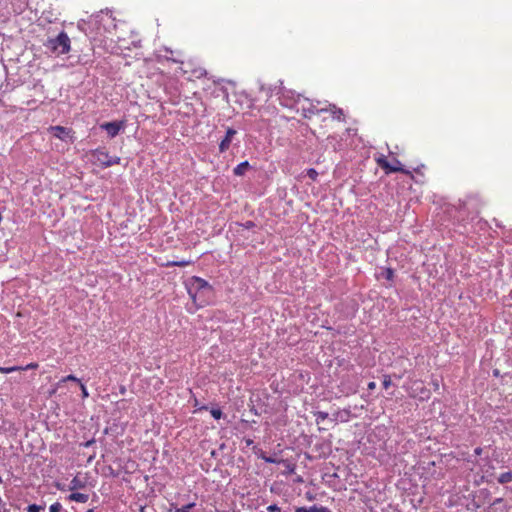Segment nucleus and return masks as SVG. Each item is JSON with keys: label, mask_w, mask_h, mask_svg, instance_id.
<instances>
[{"label": "nucleus", "mask_w": 512, "mask_h": 512, "mask_svg": "<svg viewBox=\"0 0 512 512\" xmlns=\"http://www.w3.org/2000/svg\"><path fill=\"white\" fill-rule=\"evenodd\" d=\"M46 48L57 55L65 54L70 50V39L65 32H60L56 38L49 39Z\"/></svg>", "instance_id": "nucleus-1"}, {"label": "nucleus", "mask_w": 512, "mask_h": 512, "mask_svg": "<svg viewBox=\"0 0 512 512\" xmlns=\"http://www.w3.org/2000/svg\"><path fill=\"white\" fill-rule=\"evenodd\" d=\"M92 156L104 168H108V167H111L113 165H117V164L120 163V160H121L120 157H117V156L111 157V156H109L108 152L105 151L102 148H97L94 151H92Z\"/></svg>", "instance_id": "nucleus-2"}, {"label": "nucleus", "mask_w": 512, "mask_h": 512, "mask_svg": "<svg viewBox=\"0 0 512 512\" xmlns=\"http://www.w3.org/2000/svg\"><path fill=\"white\" fill-rule=\"evenodd\" d=\"M205 289L210 290L211 286L209 285V283L206 280H204L200 277L193 276L187 282V290L192 299H195L196 294L198 292L205 290Z\"/></svg>", "instance_id": "nucleus-3"}, {"label": "nucleus", "mask_w": 512, "mask_h": 512, "mask_svg": "<svg viewBox=\"0 0 512 512\" xmlns=\"http://www.w3.org/2000/svg\"><path fill=\"white\" fill-rule=\"evenodd\" d=\"M53 136L62 140V141H73L72 131L71 129L62 127V126H51L50 127Z\"/></svg>", "instance_id": "nucleus-4"}, {"label": "nucleus", "mask_w": 512, "mask_h": 512, "mask_svg": "<svg viewBox=\"0 0 512 512\" xmlns=\"http://www.w3.org/2000/svg\"><path fill=\"white\" fill-rule=\"evenodd\" d=\"M123 127L124 123L118 121L105 122L100 126V128L105 130L111 138L116 137Z\"/></svg>", "instance_id": "nucleus-5"}, {"label": "nucleus", "mask_w": 512, "mask_h": 512, "mask_svg": "<svg viewBox=\"0 0 512 512\" xmlns=\"http://www.w3.org/2000/svg\"><path fill=\"white\" fill-rule=\"evenodd\" d=\"M237 134V131L233 128H228L225 134V137L219 144V151L224 153L227 151L231 145L233 137Z\"/></svg>", "instance_id": "nucleus-6"}, {"label": "nucleus", "mask_w": 512, "mask_h": 512, "mask_svg": "<svg viewBox=\"0 0 512 512\" xmlns=\"http://www.w3.org/2000/svg\"><path fill=\"white\" fill-rule=\"evenodd\" d=\"M395 163L398 165L397 167H394L392 164L389 163V161H385L380 167L386 171V173H395L400 172L407 175H410V171L406 170L401 162L398 159H395Z\"/></svg>", "instance_id": "nucleus-7"}, {"label": "nucleus", "mask_w": 512, "mask_h": 512, "mask_svg": "<svg viewBox=\"0 0 512 512\" xmlns=\"http://www.w3.org/2000/svg\"><path fill=\"white\" fill-rule=\"evenodd\" d=\"M395 163L398 165L397 167H394L392 164L389 163V161H385L380 167L386 171V173H395L400 172L407 175H410V171L406 170L401 162L398 159H395Z\"/></svg>", "instance_id": "nucleus-8"}, {"label": "nucleus", "mask_w": 512, "mask_h": 512, "mask_svg": "<svg viewBox=\"0 0 512 512\" xmlns=\"http://www.w3.org/2000/svg\"><path fill=\"white\" fill-rule=\"evenodd\" d=\"M395 163L398 165L397 167H394L392 164L389 163V161H385L380 167L386 171V173H395L400 172L407 175H410V171L406 170L401 162L398 159H395Z\"/></svg>", "instance_id": "nucleus-9"}, {"label": "nucleus", "mask_w": 512, "mask_h": 512, "mask_svg": "<svg viewBox=\"0 0 512 512\" xmlns=\"http://www.w3.org/2000/svg\"><path fill=\"white\" fill-rule=\"evenodd\" d=\"M319 104H320V101H316V104H314L313 102H309L308 107H303L304 117L309 118V117H311L312 114H320L322 112H328V108H326V106L323 108H318L317 105H319Z\"/></svg>", "instance_id": "nucleus-10"}, {"label": "nucleus", "mask_w": 512, "mask_h": 512, "mask_svg": "<svg viewBox=\"0 0 512 512\" xmlns=\"http://www.w3.org/2000/svg\"><path fill=\"white\" fill-rule=\"evenodd\" d=\"M67 499L69 501H74V502H78V503H86L89 499V495L84 494V493L74 492V493H71L67 497Z\"/></svg>", "instance_id": "nucleus-11"}, {"label": "nucleus", "mask_w": 512, "mask_h": 512, "mask_svg": "<svg viewBox=\"0 0 512 512\" xmlns=\"http://www.w3.org/2000/svg\"><path fill=\"white\" fill-rule=\"evenodd\" d=\"M250 168V163L248 161H243L233 169V173L236 176H243L245 175L246 171Z\"/></svg>", "instance_id": "nucleus-12"}, {"label": "nucleus", "mask_w": 512, "mask_h": 512, "mask_svg": "<svg viewBox=\"0 0 512 512\" xmlns=\"http://www.w3.org/2000/svg\"><path fill=\"white\" fill-rule=\"evenodd\" d=\"M326 108H328V111L332 113L333 118L343 121V110L340 108H337L334 104H327Z\"/></svg>", "instance_id": "nucleus-13"}, {"label": "nucleus", "mask_w": 512, "mask_h": 512, "mask_svg": "<svg viewBox=\"0 0 512 512\" xmlns=\"http://www.w3.org/2000/svg\"><path fill=\"white\" fill-rule=\"evenodd\" d=\"M84 486V483L78 477H74L70 482L69 490L73 491L76 489H81L84 488Z\"/></svg>", "instance_id": "nucleus-14"}, {"label": "nucleus", "mask_w": 512, "mask_h": 512, "mask_svg": "<svg viewBox=\"0 0 512 512\" xmlns=\"http://www.w3.org/2000/svg\"><path fill=\"white\" fill-rule=\"evenodd\" d=\"M511 481H512V472L511 471L502 473L498 478V482L500 484H506Z\"/></svg>", "instance_id": "nucleus-15"}, {"label": "nucleus", "mask_w": 512, "mask_h": 512, "mask_svg": "<svg viewBox=\"0 0 512 512\" xmlns=\"http://www.w3.org/2000/svg\"><path fill=\"white\" fill-rule=\"evenodd\" d=\"M22 369H23V367H20V366L0 367V372L2 374H9L11 372L19 371V370H22Z\"/></svg>", "instance_id": "nucleus-16"}, {"label": "nucleus", "mask_w": 512, "mask_h": 512, "mask_svg": "<svg viewBox=\"0 0 512 512\" xmlns=\"http://www.w3.org/2000/svg\"><path fill=\"white\" fill-rule=\"evenodd\" d=\"M315 417H316V422L319 423V422L324 421L325 419H327L328 413L327 412H323V411H318V412L315 413Z\"/></svg>", "instance_id": "nucleus-17"}, {"label": "nucleus", "mask_w": 512, "mask_h": 512, "mask_svg": "<svg viewBox=\"0 0 512 512\" xmlns=\"http://www.w3.org/2000/svg\"><path fill=\"white\" fill-rule=\"evenodd\" d=\"M383 276L386 280L392 281L394 277V270L391 268L385 269V271L383 272Z\"/></svg>", "instance_id": "nucleus-18"}, {"label": "nucleus", "mask_w": 512, "mask_h": 512, "mask_svg": "<svg viewBox=\"0 0 512 512\" xmlns=\"http://www.w3.org/2000/svg\"><path fill=\"white\" fill-rule=\"evenodd\" d=\"M43 509H44L43 506H40V505H37V504H30L26 508L27 512H40Z\"/></svg>", "instance_id": "nucleus-19"}, {"label": "nucleus", "mask_w": 512, "mask_h": 512, "mask_svg": "<svg viewBox=\"0 0 512 512\" xmlns=\"http://www.w3.org/2000/svg\"><path fill=\"white\" fill-rule=\"evenodd\" d=\"M212 417L216 420L220 419L223 415L222 411L219 408H213L210 411Z\"/></svg>", "instance_id": "nucleus-20"}, {"label": "nucleus", "mask_w": 512, "mask_h": 512, "mask_svg": "<svg viewBox=\"0 0 512 512\" xmlns=\"http://www.w3.org/2000/svg\"><path fill=\"white\" fill-rule=\"evenodd\" d=\"M61 509L62 505L59 502H55L49 507V512H60Z\"/></svg>", "instance_id": "nucleus-21"}, {"label": "nucleus", "mask_w": 512, "mask_h": 512, "mask_svg": "<svg viewBox=\"0 0 512 512\" xmlns=\"http://www.w3.org/2000/svg\"><path fill=\"white\" fill-rule=\"evenodd\" d=\"M295 512H316L315 505L311 507H298L296 508Z\"/></svg>", "instance_id": "nucleus-22"}, {"label": "nucleus", "mask_w": 512, "mask_h": 512, "mask_svg": "<svg viewBox=\"0 0 512 512\" xmlns=\"http://www.w3.org/2000/svg\"><path fill=\"white\" fill-rule=\"evenodd\" d=\"M307 176L312 180H316L318 173L315 169L310 168L307 170Z\"/></svg>", "instance_id": "nucleus-23"}, {"label": "nucleus", "mask_w": 512, "mask_h": 512, "mask_svg": "<svg viewBox=\"0 0 512 512\" xmlns=\"http://www.w3.org/2000/svg\"><path fill=\"white\" fill-rule=\"evenodd\" d=\"M391 383H392V382H391V378H390V376H385V377H384V380H383V387H384L385 389H388V388L391 386Z\"/></svg>", "instance_id": "nucleus-24"}, {"label": "nucleus", "mask_w": 512, "mask_h": 512, "mask_svg": "<svg viewBox=\"0 0 512 512\" xmlns=\"http://www.w3.org/2000/svg\"><path fill=\"white\" fill-rule=\"evenodd\" d=\"M262 459H263L266 463H272V464L279 463V461H278L276 458H273V457L263 456V457H262Z\"/></svg>", "instance_id": "nucleus-25"}, {"label": "nucleus", "mask_w": 512, "mask_h": 512, "mask_svg": "<svg viewBox=\"0 0 512 512\" xmlns=\"http://www.w3.org/2000/svg\"><path fill=\"white\" fill-rule=\"evenodd\" d=\"M268 512H281V509L276 505L272 504L267 507Z\"/></svg>", "instance_id": "nucleus-26"}, {"label": "nucleus", "mask_w": 512, "mask_h": 512, "mask_svg": "<svg viewBox=\"0 0 512 512\" xmlns=\"http://www.w3.org/2000/svg\"><path fill=\"white\" fill-rule=\"evenodd\" d=\"M62 381L63 382H66V381L80 382V380L77 377H75L74 375H68V376L64 377L62 379Z\"/></svg>", "instance_id": "nucleus-27"}, {"label": "nucleus", "mask_w": 512, "mask_h": 512, "mask_svg": "<svg viewBox=\"0 0 512 512\" xmlns=\"http://www.w3.org/2000/svg\"><path fill=\"white\" fill-rule=\"evenodd\" d=\"M81 393L83 398H87L89 396V393L86 389V387L80 383Z\"/></svg>", "instance_id": "nucleus-28"}, {"label": "nucleus", "mask_w": 512, "mask_h": 512, "mask_svg": "<svg viewBox=\"0 0 512 512\" xmlns=\"http://www.w3.org/2000/svg\"><path fill=\"white\" fill-rule=\"evenodd\" d=\"M315 511L316 512H331V510L328 509L327 507L316 506V505H315Z\"/></svg>", "instance_id": "nucleus-29"}, {"label": "nucleus", "mask_w": 512, "mask_h": 512, "mask_svg": "<svg viewBox=\"0 0 512 512\" xmlns=\"http://www.w3.org/2000/svg\"><path fill=\"white\" fill-rule=\"evenodd\" d=\"M385 161H387V159L384 155H381L378 158H376V162L379 166H381Z\"/></svg>", "instance_id": "nucleus-30"}, {"label": "nucleus", "mask_w": 512, "mask_h": 512, "mask_svg": "<svg viewBox=\"0 0 512 512\" xmlns=\"http://www.w3.org/2000/svg\"><path fill=\"white\" fill-rule=\"evenodd\" d=\"M244 227L246 229H251V228L255 227V223L253 221H247V222H245Z\"/></svg>", "instance_id": "nucleus-31"}, {"label": "nucleus", "mask_w": 512, "mask_h": 512, "mask_svg": "<svg viewBox=\"0 0 512 512\" xmlns=\"http://www.w3.org/2000/svg\"><path fill=\"white\" fill-rule=\"evenodd\" d=\"M367 388L369 390H374L376 388V383L375 382H369L368 385H367Z\"/></svg>", "instance_id": "nucleus-32"}, {"label": "nucleus", "mask_w": 512, "mask_h": 512, "mask_svg": "<svg viewBox=\"0 0 512 512\" xmlns=\"http://www.w3.org/2000/svg\"><path fill=\"white\" fill-rule=\"evenodd\" d=\"M36 367H37V364L31 363V364L27 365L25 368H23L22 370L33 369Z\"/></svg>", "instance_id": "nucleus-33"}, {"label": "nucleus", "mask_w": 512, "mask_h": 512, "mask_svg": "<svg viewBox=\"0 0 512 512\" xmlns=\"http://www.w3.org/2000/svg\"><path fill=\"white\" fill-rule=\"evenodd\" d=\"M186 264H187V262H173L172 263L173 266H179V267L185 266Z\"/></svg>", "instance_id": "nucleus-34"}, {"label": "nucleus", "mask_w": 512, "mask_h": 512, "mask_svg": "<svg viewBox=\"0 0 512 512\" xmlns=\"http://www.w3.org/2000/svg\"><path fill=\"white\" fill-rule=\"evenodd\" d=\"M482 451H483V449L481 447H477V448H475L474 453H475V455L479 456L482 454Z\"/></svg>", "instance_id": "nucleus-35"}, {"label": "nucleus", "mask_w": 512, "mask_h": 512, "mask_svg": "<svg viewBox=\"0 0 512 512\" xmlns=\"http://www.w3.org/2000/svg\"><path fill=\"white\" fill-rule=\"evenodd\" d=\"M503 501H504V500H503V498H496V499L493 501L492 505L500 504V503H502Z\"/></svg>", "instance_id": "nucleus-36"}, {"label": "nucleus", "mask_w": 512, "mask_h": 512, "mask_svg": "<svg viewBox=\"0 0 512 512\" xmlns=\"http://www.w3.org/2000/svg\"><path fill=\"white\" fill-rule=\"evenodd\" d=\"M93 443H95V440H94V439L87 441V442L84 444V446H85V447H89V446H91Z\"/></svg>", "instance_id": "nucleus-37"}, {"label": "nucleus", "mask_w": 512, "mask_h": 512, "mask_svg": "<svg viewBox=\"0 0 512 512\" xmlns=\"http://www.w3.org/2000/svg\"><path fill=\"white\" fill-rule=\"evenodd\" d=\"M306 498L310 501L314 500V496L311 493H306Z\"/></svg>", "instance_id": "nucleus-38"}, {"label": "nucleus", "mask_w": 512, "mask_h": 512, "mask_svg": "<svg viewBox=\"0 0 512 512\" xmlns=\"http://www.w3.org/2000/svg\"><path fill=\"white\" fill-rule=\"evenodd\" d=\"M252 443H253V441H252L251 439H247V440H246V444H247L248 446H249V445H251Z\"/></svg>", "instance_id": "nucleus-39"}, {"label": "nucleus", "mask_w": 512, "mask_h": 512, "mask_svg": "<svg viewBox=\"0 0 512 512\" xmlns=\"http://www.w3.org/2000/svg\"><path fill=\"white\" fill-rule=\"evenodd\" d=\"M266 96H268V97H269V96H271L270 91H268V92L266 93Z\"/></svg>", "instance_id": "nucleus-40"}, {"label": "nucleus", "mask_w": 512, "mask_h": 512, "mask_svg": "<svg viewBox=\"0 0 512 512\" xmlns=\"http://www.w3.org/2000/svg\"><path fill=\"white\" fill-rule=\"evenodd\" d=\"M350 392L355 393L356 390L355 389H350Z\"/></svg>", "instance_id": "nucleus-41"}, {"label": "nucleus", "mask_w": 512, "mask_h": 512, "mask_svg": "<svg viewBox=\"0 0 512 512\" xmlns=\"http://www.w3.org/2000/svg\"><path fill=\"white\" fill-rule=\"evenodd\" d=\"M86 512H94V511H93V509H89V510H87Z\"/></svg>", "instance_id": "nucleus-42"}, {"label": "nucleus", "mask_w": 512, "mask_h": 512, "mask_svg": "<svg viewBox=\"0 0 512 512\" xmlns=\"http://www.w3.org/2000/svg\"><path fill=\"white\" fill-rule=\"evenodd\" d=\"M2 503V498L0 497V504Z\"/></svg>", "instance_id": "nucleus-43"}, {"label": "nucleus", "mask_w": 512, "mask_h": 512, "mask_svg": "<svg viewBox=\"0 0 512 512\" xmlns=\"http://www.w3.org/2000/svg\"><path fill=\"white\" fill-rule=\"evenodd\" d=\"M141 512H143V508L141 509Z\"/></svg>", "instance_id": "nucleus-44"}, {"label": "nucleus", "mask_w": 512, "mask_h": 512, "mask_svg": "<svg viewBox=\"0 0 512 512\" xmlns=\"http://www.w3.org/2000/svg\"><path fill=\"white\" fill-rule=\"evenodd\" d=\"M65 512H68V511H65Z\"/></svg>", "instance_id": "nucleus-45"}, {"label": "nucleus", "mask_w": 512, "mask_h": 512, "mask_svg": "<svg viewBox=\"0 0 512 512\" xmlns=\"http://www.w3.org/2000/svg\"><path fill=\"white\" fill-rule=\"evenodd\" d=\"M488 512H490V511H488Z\"/></svg>", "instance_id": "nucleus-46"}]
</instances>
